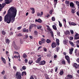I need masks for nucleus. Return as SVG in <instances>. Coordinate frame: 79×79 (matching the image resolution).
<instances>
[{
    "label": "nucleus",
    "instance_id": "nucleus-1",
    "mask_svg": "<svg viewBox=\"0 0 79 79\" xmlns=\"http://www.w3.org/2000/svg\"><path fill=\"white\" fill-rule=\"evenodd\" d=\"M17 14V10L14 7H11L8 10L7 13L4 17V21L7 22V23H10L12 19L13 21L12 22L13 23L15 20V17Z\"/></svg>",
    "mask_w": 79,
    "mask_h": 79
},
{
    "label": "nucleus",
    "instance_id": "nucleus-2",
    "mask_svg": "<svg viewBox=\"0 0 79 79\" xmlns=\"http://www.w3.org/2000/svg\"><path fill=\"white\" fill-rule=\"evenodd\" d=\"M21 73L20 72H17L15 74V77L17 79H21Z\"/></svg>",
    "mask_w": 79,
    "mask_h": 79
},
{
    "label": "nucleus",
    "instance_id": "nucleus-3",
    "mask_svg": "<svg viewBox=\"0 0 79 79\" xmlns=\"http://www.w3.org/2000/svg\"><path fill=\"white\" fill-rule=\"evenodd\" d=\"M65 58L66 59V60L68 61V63H69V64H70V63L71 62L70 61V57L68 56H65Z\"/></svg>",
    "mask_w": 79,
    "mask_h": 79
},
{
    "label": "nucleus",
    "instance_id": "nucleus-4",
    "mask_svg": "<svg viewBox=\"0 0 79 79\" xmlns=\"http://www.w3.org/2000/svg\"><path fill=\"white\" fill-rule=\"evenodd\" d=\"M12 45L15 50H18V47L16 46V43L15 41L13 42Z\"/></svg>",
    "mask_w": 79,
    "mask_h": 79
},
{
    "label": "nucleus",
    "instance_id": "nucleus-5",
    "mask_svg": "<svg viewBox=\"0 0 79 79\" xmlns=\"http://www.w3.org/2000/svg\"><path fill=\"white\" fill-rule=\"evenodd\" d=\"M57 45L56 43L55 42H53L52 44L51 47L52 48H55V47L57 46Z\"/></svg>",
    "mask_w": 79,
    "mask_h": 79
},
{
    "label": "nucleus",
    "instance_id": "nucleus-6",
    "mask_svg": "<svg viewBox=\"0 0 79 79\" xmlns=\"http://www.w3.org/2000/svg\"><path fill=\"white\" fill-rule=\"evenodd\" d=\"M13 2V0H5V4H8L10 3Z\"/></svg>",
    "mask_w": 79,
    "mask_h": 79
},
{
    "label": "nucleus",
    "instance_id": "nucleus-7",
    "mask_svg": "<svg viewBox=\"0 0 79 79\" xmlns=\"http://www.w3.org/2000/svg\"><path fill=\"white\" fill-rule=\"evenodd\" d=\"M73 66L74 67H75L76 69H79V64H78L76 63H75L73 64Z\"/></svg>",
    "mask_w": 79,
    "mask_h": 79
},
{
    "label": "nucleus",
    "instance_id": "nucleus-8",
    "mask_svg": "<svg viewBox=\"0 0 79 79\" xmlns=\"http://www.w3.org/2000/svg\"><path fill=\"white\" fill-rule=\"evenodd\" d=\"M75 40H77L79 39V34L78 33H76L74 36Z\"/></svg>",
    "mask_w": 79,
    "mask_h": 79
},
{
    "label": "nucleus",
    "instance_id": "nucleus-9",
    "mask_svg": "<svg viewBox=\"0 0 79 79\" xmlns=\"http://www.w3.org/2000/svg\"><path fill=\"white\" fill-rule=\"evenodd\" d=\"M45 63H46L45 61L43 60L42 61H41L40 62V63H39V65H44V64H45Z\"/></svg>",
    "mask_w": 79,
    "mask_h": 79
},
{
    "label": "nucleus",
    "instance_id": "nucleus-10",
    "mask_svg": "<svg viewBox=\"0 0 79 79\" xmlns=\"http://www.w3.org/2000/svg\"><path fill=\"white\" fill-rule=\"evenodd\" d=\"M41 59H42V57H40L37 59L35 61V63H38L39 64V63H40V61L41 60Z\"/></svg>",
    "mask_w": 79,
    "mask_h": 79
},
{
    "label": "nucleus",
    "instance_id": "nucleus-11",
    "mask_svg": "<svg viewBox=\"0 0 79 79\" xmlns=\"http://www.w3.org/2000/svg\"><path fill=\"white\" fill-rule=\"evenodd\" d=\"M69 26H76V25H77L76 23L74 22H69Z\"/></svg>",
    "mask_w": 79,
    "mask_h": 79
},
{
    "label": "nucleus",
    "instance_id": "nucleus-12",
    "mask_svg": "<svg viewBox=\"0 0 79 79\" xmlns=\"http://www.w3.org/2000/svg\"><path fill=\"white\" fill-rule=\"evenodd\" d=\"M33 27H34L35 28H36V27H37V25L34 24H31V25L30 26L29 28H30V29H32V28H33Z\"/></svg>",
    "mask_w": 79,
    "mask_h": 79
},
{
    "label": "nucleus",
    "instance_id": "nucleus-13",
    "mask_svg": "<svg viewBox=\"0 0 79 79\" xmlns=\"http://www.w3.org/2000/svg\"><path fill=\"white\" fill-rule=\"evenodd\" d=\"M22 32H23L27 33L29 32V30H28V29L26 30V28H23Z\"/></svg>",
    "mask_w": 79,
    "mask_h": 79
},
{
    "label": "nucleus",
    "instance_id": "nucleus-14",
    "mask_svg": "<svg viewBox=\"0 0 79 79\" xmlns=\"http://www.w3.org/2000/svg\"><path fill=\"white\" fill-rule=\"evenodd\" d=\"M70 6L71 8H72L74 9L75 7H74V4L72 2H70Z\"/></svg>",
    "mask_w": 79,
    "mask_h": 79
},
{
    "label": "nucleus",
    "instance_id": "nucleus-15",
    "mask_svg": "<svg viewBox=\"0 0 79 79\" xmlns=\"http://www.w3.org/2000/svg\"><path fill=\"white\" fill-rule=\"evenodd\" d=\"M1 59L3 62V63L4 64H6V60H5V59L3 58L2 56L1 57Z\"/></svg>",
    "mask_w": 79,
    "mask_h": 79
},
{
    "label": "nucleus",
    "instance_id": "nucleus-16",
    "mask_svg": "<svg viewBox=\"0 0 79 79\" xmlns=\"http://www.w3.org/2000/svg\"><path fill=\"white\" fill-rule=\"evenodd\" d=\"M69 43L70 45H71L72 47H74V44L73 43V42H72L71 41H69Z\"/></svg>",
    "mask_w": 79,
    "mask_h": 79
},
{
    "label": "nucleus",
    "instance_id": "nucleus-17",
    "mask_svg": "<svg viewBox=\"0 0 79 79\" xmlns=\"http://www.w3.org/2000/svg\"><path fill=\"white\" fill-rule=\"evenodd\" d=\"M30 9L31 11V13L34 14L35 13V9L33 8H31Z\"/></svg>",
    "mask_w": 79,
    "mask_h": 79
},
{
    "label": "nucleus",
    "instance_id": "nucleus-18",
    "mask_svg": "<svg viewBox=\"0 0 79 79\" xmlns=\"http://www.w3.org/2000/svg\"><path fill=\"white\" fill-rule=\"evenodd\" d=\"M14 58H19V59H20V55L19 54V56H14Z\"/></svg>",
    "mask_w": 79,
    "mask_h": 79
},
{
    "label": "nucleus",
    "instance_id": "nucleus-19",
    "mask_svg": "<svg viewBox=\"0 0 79 79\" xmlns=\"http://www.w3.org/2000/svg\"><path fill=\"white\" fill-rule=\"evenodd\" d=\"M46 42L47 44H50L52 42V41L50 40L47 39L46 40Z\"/></svg>",
    "mask_w": 79,
    "mask_h": 79
},
{
    "label": "nucleus",
    "instance_id": "nucleus-20",
    "mask_svg": "<svg viewBox=\"0 0 79 79\" xmlns=\"http://www.w3.org/2000/svg\"><path fill=\"white\" fill-rule=\"evenodd\" d=\"M69 53L70 55H72V54H73V50H74V48H72L71 49H69Z\"/></svg>",
    "mask_w": 79,
    "mask_h": 79
},
{
    "label": "nucleus",
    "instance_id": "nucleus-21",
    "mask_svg": "<svg viewBox=\"0 0 79 79\" xmlns=\"http://www.w3.org/2000/svg\"><path fill=\"white\" fill-rule=\"evenodd\" d=\"M65 4L67 5L68 6H69V5H70V3H69V2L67 1H65Z\"/></svg>",
    "mask_w": 79,
    "mask_h": 79
},
{
    "label": "nucleus",
    "instance_id": "nucleus-22",
    "mask_svg": "<svg viewBox=\"0 0 79 79\" xmlns=\"http://www.w3.org/2000/svg\"><path fill=\"white\" fill-rule=\"evenodd\" d=\"M56 44L58 45V46L60 45V40L58 39H56Z\"/></svg>",
    "mask_w": 79,
    "mask_h": 79
},
{
    "label": "nucleus",
    "instance_id": "nucleus-23",
    "mask_svg": "<svg viewBox=\"0 0 79 79\" xmlns=\"http://www.w3.org/2000/svg\"><path fill=\"white\" fill-rule=\"evenodd\" d=\"M41 40L42 43V44H44V43L45 42V40L44 38H41Z\"/></svg>",
    "mask_w": 79,
    "mask_h": 79
},
{
    "label": "nucleus",
    "instance_id": "nucleus-24",
    "mask_svg": "<svg viewBox=\"0 0 79 79\" xmlns=\"http://www.w3.org/2000/svg\"><path fill=\"white\" fill-rule=\"evenodd\" d=\"M68 41L67 40H64L63 41L64 44L65 45H67V44H68Z\"/></svg>",
    "mask_w": 79,
    "mask_h": 79
},
{
    "label": "nucleus",
    "instance_id": "nucleus-25",
    "mask_svg": "<svg viewBox=\"0 0 79 79\" xmlns=\"http://www.w3.org/2000/svg\"><path fill=\"white\" fill-rule=\"evenodd\" d=\"M10 40L8 39H6V44H10Z\"/></svg>",
    "mask_w": 79,
    "mask_h": 79
},
{
    "label": "nucleus",
    "instance_id": "nucleus-26",
    "mask_svg": "<svg viewBox=\"0 0 79 79\" xmlns=\"http://www.w3.org/2000/svg\"><path fill=\"white\" fill-rule=\"evenodd\" d=\"M52 27L53 29L55 30V31H56L57 30V28H56V25H54L52 26Z\"/></svg>",
    "mask_w": 79,
    "mask_h": 79
},
{
    "label": "nucleus",
    "instance_id": "nucleus-27",
    "mask_svg": "<svg viewBox=\"0 0 79 79\" xmlns=\"http://www.w3.org/2000/svg\"><path fill=\"white\" fill-rule=\"evenodd\" d=\"M24 74H25V76H26L27 74L26 72V71H23V72L22 73V76H24Z\"/></svg>",
    "mask_w": 79,
    "mask_h": 79
},
{
    "label": "nucleus",
    "instance_id": "nucleus-28",
    "mask_svg": "<svg viewBox=\"0 0 79 79\" xmlns=\"http://www.w3.org/2000/svg\"><path fill=\"white\" fill-rule=\"evenodd\" d=\"M22 36H23V34L21 33H19L17 35V37H21Z\"/></svg>",
    "mask_w": 79,
    "mask_h": 79
},
{
    "label": "nucleus",
    "instance_id": "nucleus-29",
    "mask_svg": "<svg viewBox=\"0 0 79 79\" xmlns=\"http://www.w3.org/2000/svg\"><path fill=\"white\" fill-rule=\"evenodd\" d=\"M63 74H64V72L63 70L60 71L59 73V74L60 76H62Z\"/></svg>",
    "mask_w": 79,
    "mask_h": 79
},
{
    "label": "nucleus",
    "instance_id": "nucleus-30",
    "mask_svg": "<svg viewBox=\"0 0 79 79\" xmlns=\"http://www.w3.org/2000/svg\"><path fill=\"white\" fill-rule=\"evenodd\" d=\"M23 58H27V55L25 53H24L23 54Z\"/></svg>",
    "mask_w": 79,
    "mask_h": 79
},
{
    "label": "nucleus",
    "instance_id": "nucleus-31",
    "mask_svg": "<svg viewBox=\"0 0 79 79\" xmlns=\"http://www.w3.org/2000/svg\"><path fill=\"white\" fill-rule=\"evenodd\" d=\"M56 32H57V34L58 36H60V32H59L57 30L56 31Z\"/></svg>",
    "mask_w": 79,
    "mask_h": 79
},
{
    "label": "nucleus",
    "instance_id": "nucleus-32",
    "mask_svg": "<svg viewBox=\"0 0 79 79\" xmlns=\"http://www.w3.org/2000/svg\"><path fill=\"white\" fill-rule=\"evenodd\" d=\"M2 35H5L6 34V32L4 30H2Z\"/></svg>",
    "mask_w": 79,
    "mask_h": 79
},
{
    "label": "nucleus",
    "instance_id": "nucleus-33",
    "mask_svg": "<svg viewBox=\"0 0 79 79\" xmlns=\"http://www.w3.org/2000/svg\"><path fill=\"white\" fill-rule=\"evenodd\" d=\"M50 34H51V36L53 37V38H54V35H53V31H51L50 32Z\"/></svg>",
    "mask_w": 79,
    "mask_h": 79
},
{
    "label": "nucleus",
    "instance_id": "nucleus-34",
    "mask_svg": "<svg viewBox=\"0 0 79 79\" xmlns=\"http://www.w3.org/2000/svg\"><path fill=\"white\" fill-rule=\"evenodd\" d=\"M32 63H33V61L31 60H30L28 62V63L30 64H31Z\"/></svg>",
    "mask_w": 79,
    "mask_h": 79
},
{
    "label": "nucleus",
    "instance_id": "nucleus-35",
    "mask_svg": "<svg viewBox=\"0 0 79 79\" xmlns=\"http://www.w3.org/2000/svg\"><path fill=\"white\" fill-rule=\"evenodd\" d=\"M36 27L38 29H41L42 28L41 26H36Z\"/></svg>",
    "mask_w": 79,
    "mask_h": 79
},
{
    "label": "nucleus",
    "instance_id": "nucleus-36",
    "mask_svg": "<svg viewBox=\"0 0 79 79\" xmlns=\"http://www.w3.org/2000/svg\"><path fill=\"white\" fill-rule=\"evenodd\" d=\"M59 23V26L60 27H62V24L61 23V22L60 21H58Z\"/></svg>",
    "mask_w": 79,
    "mask_h": 79
},
{
    "label": "nucleus",
    "instance_id": "nucleus-37",
    "mask_svg": "<svg viewBox=\"0 0 79 79\" xmlns=\"http://www.w3.org/2000/svg\"><path fill=\"white\" fill-rule=\"evenodd\" d=\"M60 50V47H57L56 48V50L57 51V52H58V51Z\"/></svg>",
    "mask_w": 79,
    "mask_h": 79
},
{
    "label": "nucleus",
    "instance_id": "nucleus-38",
    "mask_svg": "<svg viewBox=\"0 0 79 79\" xmlns=\"http://www.w3.org/2000/svg\"><path fill=\"white\" fill-rule=\"evenodd\" d=\"M26 69V67L25 66H23L22 67V69L23 70H25Z\"/></svg>",
    "mask_w": 79,
    "mask_h": 79
},
{
    "label": "nucleus",
    "instance_id": "nucleus-39",
    "mask_svg": "<svg viewBox=\"0 0 79 79\" xmlns=\"http://www.w3.org/2000/svg\"><path fill=\"white\" fill-rule=\"evenodd\" d=\"M2 8H4V7H5V5H6V4L5 3L2 4Z\"/></svg>",
    "mask_w": 79,
    "mask_h": 79
},
{
    "label": "nucleus",
    "instance_id": "nucleus-40",
    "mask_svg": "<svg viewBox=\"0 0 79 79\" xmlns=\"http://www.w3.org/2000/svg\"><path fill=\"white\" fill-rule=\"evenodd\" d=\"M57 2H58V0H54V4L56 5L57 3Z\"/></svg>",
    "mask_w": 79,
    "mask_h": 79
},
{
    "label": "nucleus",
    "instance_id": "nucleus-41",
    "mask_svg": "<svg viewBox=\"0 0 79 79\" xmlns=\"http://www.w3.org/2000/svg\"><path fill=\"white\" fill-rule=\"evenodd\" d=\"M62 63L63 64H64V65H65L66 64V61H65V60H64L62 61Z\"/></svg>",
    "mask_w": 79,
    "mask_h": 79
},
{
    "label": "nucleus",
    "instance_id": "nucleus-42",
    "mask_svg": "<svg viewBox=\"0 0 79 79\" xmlns=\"http://www.w3.org/2000/svg\"><path fill=\"white\" fill-rule=\"evenodd\" d=\"M42 21V19H38V23H41Z\"/></svg>",
    "mask_w": 79,
    "mask_h": 79
},
{
    "label": "nucleus",
    "instance_id": "nucleus-43",
    "mask_svg": "<svg viewBox=\"0 0 79 79\" xmlns=\"http://www.w3.org/2000/svg\"><path fill=\"white\" fill-rule=\"evenodd\" d=\"M52 20L53 21H55V17H52Z\"/></svg>",
    "mask_w": 79,
    "mask_h": 79
},
{
    "label": "nucleus",
    "instance_id": "nucleus-44",
    "mask_svg": "<svg viewBox=\"0 0 79 79\" xmlns=\"http://www.w3.org/2000/svg\"><path fill=\"white\" fill-rule=\"evenodd\" d=\"M37 16H42V15H41V14L39 13V12L37 13Z\"/></svg>",
    "mask_w": 79,
    "mask_h": 79
},
{
    "label": "nucleus",
    "instance_id": "nucleus-45",
    "mask_svg": "<svg viewBox=\"0 0 79 79\" xmlns=\"http://www.w3.org/2000/svg\"><path fill=\"white\" fill-rule=\"evenodd\" d=\"M13 68L14 69L15 71H16V69H17V68L15 66H14L13 67Z\"/></svg>",
    "mask_w": 79,
    "mask_h": 79
},
{
    "label": "nucleus",
    "instance_id": "nucleus-46",
    "mask_svg": "<svg viewBox=\"0 0 79 79\" xmlns=\"http://www.w3.org/2000/svg\"><path fill=\"white\" fill-rule=\"evenodd\" d=\"M22 27H19L17 28L18 30H21Z\"/></svg>",
    "mask_w": 79,
    "mask_h": 79
},
{
    "label": "nucleus",
    "instance_id": "nucleus-47",
    "mask_svg": "<svg viewBox=\"0 0 79 79\" xmlns=\"http://www.w3.org/2000/svg\"><path fill=\"white\" fill-rule=\"evenodd\" d=\"M43 50H44V52H47V49L46 48L44 47L43 48Z\"/></svg>",
    "mask_w": 79,
    "mask_h": 79
},
{
    "label": "nucleus",
    "instance_id": "nucleus-48",
    "mask_svg": "<svg viewBox=\"0 0 79 79\" xmlns=\"http://www.w3.org/2000/svg\"><path fill=\"white\" fill-rule=\"evenodd\" d=\"M9 35H13V31L11 32L10 33H9Z\"/></svg>",
    "mask_w": 79,
    "mask_h": 79
},
{
    "label": "nucleus",
    "instance_id": "nucleus-49",
    "mask_svg": "<svg viewBox=\"0 0 79 79\" xmlns=\"http://www.w3.org/2000/svg\"><path fill=\"white\" fill-rule=\"evenodd\" d=\"M35 35H37V31H35Z\"/></svg>",
    "mask_w": 79,
    "mask_h": 79
},
{
    "label": "nucleus",
    "instance_id": "nucleus-50",
    "mask_svg": "<svg viewBox=\"0 0 79 79\" xmlns=\"http://www.w3.org/2000/svg\"><path fill=\"white\" fill-rule=\"evenodd\" d=\"M48 30V31L49 32H52V29H50V28H47Z\"/></svg>",
    "mask_w": 79,
    "mask_h": 79
},
{
    "label": "nucleus",
    "instance_id": "nucleus-51",
    "mask_svg": "<svg viewBox=\"0 0 79 79\" xmlns=\"http://www.w3.org/2000/svg\"><path fill=\"white\" fill-rule=\"evenodd\" d=\"M69 39H70V40H73V37L72 36L70 37L69 38Z\"/></svg>",
    "mask_w": 79,
    "mask_h": 79
},
{
    "label": "nucleus",
    "instance_id": "nucleus-52",
    "mask_svg": "<svg viewBox=\"0 0 79 79\" xmlns=\"http://www.w3.org/2000/svg\"><path fill=\"white\" fill-rule=\"evenodd\" d=\"M58 68L57 67H56V69H55V72L56 73L57 72V71H58Z\"/></svg>",
    "mask_w": 79,
    "mask_h": 79
},
{
    "label": "nucleus",
    "instance_id": "nucleus-53",
    "mask_svg": "<svg viewBox=\"0 0 79 79\" xmlns=\"http://www.w3.org/2000/svg\"><path fill=\"white\" fill-rule=\"evenodd\" d=\"M20 43L21 44H22L23 43V41L22 39L20 40Z\"/></svg>",
    "mask_w": 79,
    "mask_h": 79
},
{
    "label": "nucleus",
    "instance_id": "nucleus-54",
    "mask_svg": "<svg viewBox=\"0 0 79 79\" xmlns=\"http://www.w3.org/2000/svg\"><path fill=\"white\" fill-rule=\"evenodd\" d=\"M70 33H71L72 34H74V31H73V30H71Z\"/></svg>",
    "mask_w": 79,
    "mask_h": 79
},
{
    "label": "nucleus",
    "instance_id": "nucleus-55",
    "mask_svg": "<svg viewBox=\"0 0 79 79\" xmlns=\"http://www.w3.org/2000/svg\"><path fill=\"white\" fill-rule=\"evenodd\" d=\"M5 71L4 70H3V71L1 72L2 74L4 75L5 74Z\"/></svg>",
    "mask_w": 79,
    "mask_h": 79
},
{
    "label": "nucleus",
    "instance_id": "nucleus-56",
    "mask_svg": "<svg viewBox=\"0 0 79 79\" xmlns=\"http://www.w3.org/2000/svg\"><path fill=\"white\" fill-rule=\"evenodd\" d=\"M27 59H26L25 60H24V61L25 62V63H27Z\"/></svg>",
    "mask_w": 79,
    "mask_h": 79
},
{
    "label": "nucleus",
    "instance_id": "nucleus-57",
    "mask_svg": "<svg viewBox=\"0 0 79 79\" xmlns=\"http://www.w3.org/2000/svg\"><path fill=\"white\" fill-rule=\"evenodd\" d=\"M2 21V16H0V22H1Z\"/></svg>",
    "mask_w": 79,
    "mask_h": 79
},
{
    "label": "nucleus",
    "instance_id": "nucleus-58",
    "mask_svg": "<svg viewBox=\"0 0 79 79\" xmlns=\"http://www.w3.org/2000/svg\"><path fill=\"white\" fill-rule=\"evenodd\" d=\"M45 77L46 79H50V78L48 76H46Z\"/></svg>",
    "mask_w": 79,
    "mask_h": 79
},
{
    "label": "nucleus",
    "instance_id": "nucleus-59",
    "mask_svg": "<svg viewBox=\"0 0 79 79\" xmlns=\"http://www.w3.org/2000/svg\"><path fill=\"white\" fill-rule=\"evenodd\" d=\"M30 79H34V77H33V76L32 75L30 77Z\"/></svg>",
    "mask_w": 79,
    "mask_h": 79
},
{
    "label": "nucleus",
    "instance_id": "nucleus-60",
    "mask_svg": "<svg viewBox=\"0 0 79 79\" xmlns=\"http://www.w3.org/2000/svg\"><path fill=\"white\" fill-rule=\"evenodd\" d=\"M29 37H30V39H33V36H29Z\"/></svg>",
    "mask_w": 79,
    "mask_h": 79
},
{
    "label": "nucleus",
    "instance_id": "nucleus-61",
    "mask_svg": "<svg viewBox=\"0 0 79 79\" xmlns=\"http://www.w3.org/2000/svg\"><path fill=\"white\" fill-rule=\"evenodd\" d=\"M25 39H27L28 38V35H25Z\"/></svg>",
    "mask_w": 79,
    "mask_h": 79
},
{
    "label": "nucleus",
    "instance_id": "nucleus-62",
    "mask_svg": "<svg viewBox=\"0 0 79 79\" xmlns=\"http://www.w3.org/2000/svg\"><path fill=\"white\" fill-rule=\"evenodd\" d=\"M56 57H57V56H56V55H55L54 56V58L55 59L56 58Z\"/></svg>",
    "mask_w": 79,
    "mask_h": 79
},
{
    "label": "nucleus",
    "instance_id": "nucleus-63",
    "mask_svg": "<svg viewBox=\"0 0 79 79\" xmlns=\"http://www.w3.org/2000/svg\"><path fill=\"white\" fill-rule=\"evenodd\" d=\"M76 60L78 63H79V58H78Z\"/></svg>",
    "mask_w": 79,
    "mask_h": 79
},
{
    "label": "nucleus",
    "instance_id": "nucleus-64",
    "mask_svg": "<svg viewBox=\"0 0 79 79\" xmlns=\"http://www.w3.org/2000/svg\"><path fill=\"white\" fill-rule=\"evenodd\" d=\"M63 53V54H64V55H66V54H67V53H66V52H64Z\"/></svg>",
    "mask_w": 79,
    "mask_h": 79
}]
</instances>
